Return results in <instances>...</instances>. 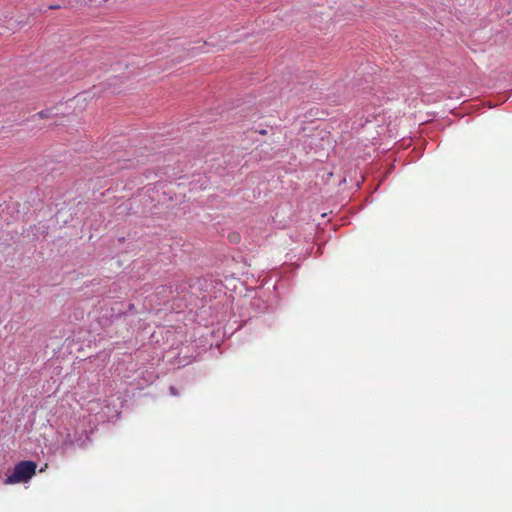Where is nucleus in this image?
Masks as SVG:
<instances>
[{"mask_svg": "<svg viewBox=\"0 0 512 512\" xmlns=\"http://www.w3.org/2000/svg\"><path fill=\"white\" fill-rule=\"evenodd\" d=\"M37 465L33 461H21L14 467L13 473L9 475L5 484H16L28 482L36 474Z\"/></svg>", "mask_w": 512, "mask_h": 512, "instance_id": "1", "label": "nucleus"}, {"mask_svg": "<svg viewBox=\"0 0 512 512\" xmlns=\"http://www.w3.org/2000/svg\"><path fill=\"white\" fill-rule=\"evenodd\" d=\"M39 118L41 119H44V118H49L50 115H51V111L50 110H45V111H40L36 114Z\"/></svg>", "mask_w": 512, "mask_h": 512, "instance_id": "2", "label": "nucleus"}, {"mask_svg": "<svg viewBox=\"0 0 512 512\" xmlns=\"http://www.w3.org/2000/svg\"><path fill=\"white\" fill-rule=\"evenodd\" d=\"M230 242L237 243L240 240V236L237 233H232L229 235Z\"/></svg>", "mask_w": 512, "mask_h": 512, "instance_id": "3", "label": "nucleus"}, {"mask_svg": "<svg viewBox=\"0 0 512 512\" xmlns=\"http://www.w3.org/2000/svg\"><path fill=\"white\" fill-rule=\"evenodd\" d=\"M259 133H260L261 135H266V134H267V131H266V130H264V129H262V130H260V131H259Z\"/></svg>", "mask_w": 512, "mask_h": 512, "instance_id": "4", "label": "nucleus"}, {"mask_svg": "<svg viewBox=\"0 0 512 512\" xmlns=\"http://www.w3.org/2000/svg\"><path fill=\"white\" fill-rule=\"evenodd\" d=\"M60 6L59 5H52L49 7V9H58Z\"/></svg>", "mask_w": 512, "mask_h": 512, "instance_id": "5", "label": "nucleus"}]
</instances>
